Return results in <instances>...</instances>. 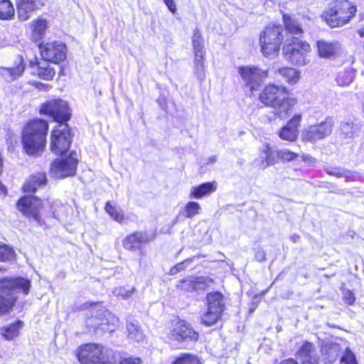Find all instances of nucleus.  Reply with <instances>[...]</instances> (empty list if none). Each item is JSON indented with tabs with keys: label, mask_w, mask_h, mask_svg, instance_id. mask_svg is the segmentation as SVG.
Returning <instances> with one entry per match:
<instances>
[{
	"label": "nucleus",
	"mask_w": 364,
	"mask_h": 364,
	"mask_svg": "<svg viewBox=\"0 0 364 364\" xmlns=\"http://www.w3.org/2000/svg\"><path fill=\"white\" fill-rule=\"evenodd\" d=\"M275 74L280 75L287 82L291 85L296 84L300 79V72L292 68H279Z\"/></svg>",
	"instance_id": "obj_28"
},
{
	"label": "nucleus",
	"mask_w": 364,
	"mask_h": 364,
	"mask_svg": "<svg viewBox=\"0 0 364 364\" xmlns=\"http://www.w3.org/2000/svg\"><path fill=\"white\" fill-rule=\"evenodd\" d=\"M31 282L22 277H5L0 280V315L11 311L16 300V291H22L27 294Z\"/></svg>",
	"instance_id": "obj_3"
},
{
	"label": "nucleus",
	"mask_w": 364,
	"mask_h": 364,
	"mask_svg": "<svg viewBox=\"0 0 364 364\" xmlns=\"http://www.w3.org/2000/svg\"><path fill=\"white\" fill-rule=\"evenodd\" d=\"M149 242V239L146 232H134L126 236L123 241V247L130 251H135L140 248L141 245Z\"/></svg>",
	"instance_id": "obj_23"
},
{
	"label": "nucleus",
	"mask_w": 364,
	"mask_h": 364,
	"mask_svg": "<svg viewBox=\"0 0 364 364\" xmlns=\"http://www.w3.org/2000/svg\"><path fill=\"white\" fill-rule=\"evenodd\" d=\"M255 258L257 261H263L265 259V254L264 252L262 250H258L255 253Z\"/></svg>",
	"instance_id": "obj_52"
},
{
	"label": "nucleus",
	"mask_w": 364,
	"mask_h": 364,
	"mask_svg": "<svg viewBox=\"0 0 364 364\" xmlns=\"http://www.w3.org/2000/svg\"><path fill=\"white\" fill-rule=\"evenodd\" d=\"M280 364H298L297 360H294L293 358H289L287 360H282Z\"/></svg>",
	"instance_id": "obj_53"
},
{
	"label": "nucleus",
	"mask_w": 364,
	"mask_h": 364,
	"mask_svg": "<svg viewBox=\"0 0 364 364\" xmlns=\"http://www.w3.org/2000/svg\"><path fill=\"white\" fill-rule=\"evenodd\" d=\"M47 183L45 173H38L30 176L23 186V191L27 193H35L38 188L43 187Z\"/></svg>",
	"instance_id": "obj_25"
},
{
	"label": "nucleus",
	"mask_w": 364,
	"mask_h": 364,
	"mask_svg": "<svg viewBox=\"0 0 364 364\" xmlns=\"http://www.w3.org/2000/svg\"><path fill=\"white\" fill-rule=\"evenodd\" d=\"M14 15V8L9 0H0V18L11 19Z\"/></svg>",
	"instance_id": "obj_37"
},
{
	"label": "nucleus",
	"mask_w": 364,
	"mask_h": 364,
	"mask_svg": "<svg viewBox=\"0 0 364 364\" xmlns=\"http://www.w3.org/2000/svg\"><path fill=\"white\" fill-rule=\"evenodd\" d=\"M192 43L194 50V54L196 53H205L204 51V45L202 39V36L199 29L196 28L193 31V37H192Z\"/></svg>",
	"instance_id": "obj_40"
},
{
	"label": "nucleus",
	"mask_w": 364,
	"mask_h": 364,
	"mask_svg": "<svg viewBox=\"0 0 364 364\" xmlns=\"http://www.w3.org/2000/svg\"><path fill=\"white\" fill-rule=\"evenodd\" d=\"M127 331L128 336L132 340L139 342L144 339V333L136 321H130L127 323Z\"/></svg>",
	"instance_id": "obj_36"
},
{
	"label": "nucleus",
	"mask_w": 364,
	"mask_h": 364,
	"mask_svg": "<svg viewBox=\"0 0 364 364\" xmlns=\"http://www.w3.org/2000/svg\"><path fill=\"white\" fill-rule=\"evenodd\" d=\"M205 53H196L194 56V72L197 77L203 80L205 77L204 57Z\"/></svg>",
	"instance_id": "obj_38"
},
{
	"label": "nucleus",
	"mask_w": 364,
	"mask_h": 364,
	"mask_svg": "<svg viewBox=\"0 0 364 364\" xmlns=\"http://www.w3.org/2000/svg\"><path fill=\"white\" fill-rule=\"evenodd\" d=\"M76 355L81 364H105L109 362L103 347L95 343H87L78 348Z\"/></svg>",
	"instance_id": "obj_10"
},
{
	"label": "nucleus",
	"mask_w": 364,
	"mask_h": 364,
	"mask_svg": "<svg viewBox=\"0 0 364 364\" xmlns=\"http://www.w3.org/2000/svg\"><path fill=\"white\" fill-rule=\"evenodd\" d=\"M4 187L0 183V189H4Z\"/></svg>",
	"instance_id": "obj_58"
},
{
	"label": "nucleus",
	"mask_w": 364,
	"mask_h": 364,
	"mask_svg": "<svg viewBox=\"0 0 364 364\" xmlns=\"http://www.w3.org/2000/svg\"><path fill=\"white\" fill-rule=\"evenodd\" d=\"M214 282L208 277H189L178 282L176 288L181 291L191 292L196 290H203Z\"/></svg>",
	"instance_id": "obj_18"
},
{
	"label": "nucleus",
	"mask_w": 364,
	"mask_h": 364,
	"mask_svg": "<svg viewBox=\"0 0 364 364\" xmlns=\"http://www.w3.org/2000/svg\"><path fill=\"white\" fill-rule=\"evenodd\" d=\"M168 338L172 341H197L198 333L189 325L183 321L177 322L173 329L168 334Z\"/></svg>",
	"instance_id": "obj_17"
},
{
	"label": "nucleus",
	"mask_w": 364,
	"mask_h": 364,
	"mask_svg": "<svg viewBox=\"0 0 364 364\" xmlns=\"http://www.w3.org/2000/svg\"><path fill=\"white\" fill-rule=\"evenodd\" d=\"M345 300H346L347 304H353V303L355 301V297H354V296L353 295V294L351 292L348 291L346 294V295L345 296Z\"/></svg>",
	"instance_id": "obj_51"
},
{
	"label": "nucleus",
	"mask_w": 364,
	"mask_h": 364,
	"mask_svg": "<svg viewBox=\"0 0 364 364\" xmlns=\"http://www.w3.org/2000/svg\"><path fill=\"white\" fill-rule=\"evenodd\" d=\"M164 3L168 8L169 11L175 14L176 11V6L173 0H164Z\"/></svg>",
	"instance_id": "obj_50"
},
{
	"label": "nucleus",
	"mask_w": 364,
	"mask_h": 364,
	"mask_svg": "<svg viewBox=\"0 0 364 364\" xmlns=\"http://www.w3.org/2000/svg\"><path fill=\"white\" fill-rule=\"evenodd\" d=\"M217 189V183L215 181L207 182L197 186H193L190 192L191 198L199 199L208 196Z\"/></svg>",
	"instance_id": "obj_26"
},
{
	"label": "nucleus",
	"mask_w": 364,
	"mask_h": 364,
	"mask_svg": "<svg viewBox=\"0 0 364 364\" xmlns=\"http://www.w3.org/2000/svg\"><path fill=\"white\" fill-rule=\"evenodd\" d=\"M357 11L356 7L348 0H336L325 13L327 23L332 28L343 26L352 18Z\"/></svg>",
	"instance_id": "obj_6"
},
{
	"label": "nucleus",
	"mask_w": 364,
	"mask_h": 364,
	"mask_svg": "<svg viewBox=\"0 0 364 364\" xmlns=\"http://www.w3.org/2000/svg\"><path fill=\"white\" fill-rule=\"evenodd\" d=\"M37 75L42 80H51L55 75V71L48 65L46 66L39 65L37 69Z\"/></svg>",
	"instance_id": "obj_42"
},
{
	"label": "nucleus",
	"mask_w": 364,
	"mask_h": 364,
	"mask_svg": "<svg viewBox=\"0 0 364 364\" xmlns=\"http://www.w3.org/2000/svg\"><path fill=\"white\" fill-rule=\"evenodd\" d=\"M23 327V322L17 321L16 322L1 328V334L6 340H12L19 335L20 330Z\"/></svg>",
	"instance_id": "obj_31"
},
{
	"label": "nucleus",
	"mask_w": 364,
	"mask_h": 364,
	"mask_svg": "<svg viewBox=\"0 0 364 364\" xmlns=\"http://www.w3.org/2000/svg\"><path fill=\"white\" fill-rule=\"evenodd\" d=\"M121 364H141V360L139 358H129L124 359Z\"/></svg>",
	"instance_id": "obj_49"
},
{
	"label": "nucleus",
	"mask_w": 364,
	"mask_h": 364,
	"mask_svg": "<svg viewBox=\"0 0 364 364\" xmlns=\"http://www.w3.org/2000/svg\"><path fill=\"white\" fill-rule=\"evenodd\" d=\"M340 128L341 133L346 138L353 137L355 134L359 131L358 127L350 120L341 122Z\"/></svg>",
	"instance_id": "obj_39"
},
{
	"label": "nucleus",
	"mask_w": 364,
	"mask_h": 364,
	"mask_svg": "<svg viewBox=\"0 0 364 364\" xmlns=\"http://www.w3.org/2000/svg\"><path fill=\"white\" fill-rule=\"evenodd\" d=\"M201 208L198 203L195 201H190L186 203L184 208L185 216L188 218H191L200 213Z\"/></svg>",
	"instance_id": "obj_44"
},
{
	"label": "nucleus",
	"mask_w": 364,
	"mask_h": 364,
	"mask_svg": "<svg viewBox=\"0 0 364 364\" xmlns=\"http://www.w3.org/2000/svg\"><path fill=\"white\" fill-rule=\"evenodd\" d=\"M261 164L259 167L264 169L269 166H272L277 162V159L280 158V152L273 151L268 145L260 153Z\"/></svg>",
	"instance_id": "obj_27"
},
{
	"label": "nucleus",
	"mask_w": 364,
	"mask_h": 364,
	"mask_svg": "<svg viewBox=\"0 0 364 364\" xmlns=\"http://www.w3.org/2000/svg\"><path fill=\"white\" fill-rule=\"evenodd\" d=\"M327 172L331 174L336 176V177H346L348 178L350 175V172L346 171L340 170L338 168H331L330 171H327Z\"/></svg>",
	"instance_id": "obj_47"
},
{
	"label": "nucleus",
	"mask_w": 364,
	"mask_h": 364,
	"mask_svg": "<svg viewBox=\"0 0 364 364\" xmlns=\"http://www.w3.org/2000/svg\"><path fill=\"white\" fill-rule=\"evenodd\" d=\"M34 85H35L36 87H38V88H40V87H41V86H42V87H45V86H46V85H44V84H43V83H41V82H35V83H34Z\"/></svg>",
	"instance_id": "obj_55"
},
{
	"label": "nucleus",
	"mask_w": 364,
	"mask_h": 364,
	"mask_svg": "<svg viewBox=\"0 0 364 364\" xmlns=\"http://www.w3.org/2000/svg\"><path fill=\"white\" fill-rule=\"evenodd\" d=\"M355 75V70L351 68L348 67L340 70L336 76V82L339 86H348L353 80Z\"/></svg>",
	"instance_id": "obj_29"
},
{
	"label": "nucleus",
	"mask_w": 364,
	"mask_h": 364,
	"mask_svg": "<svg viewBox=\"0 0 364 364\" xmlns=\"http://www.w3.org/2000/svg\"><path fill=\"white\" fill-rule=\"evenodd\" d=\"M48 123L41 119L30 120L21 131V143L26 153L30 156L41 154L46 147Z\"/></svg>",
	"instance_id": "obj_1"
},
{
	"label": "nucleus",
	"mask_w": 364,
	"mask_h": 364,
	"mask_svg": "<svg viewBox=\"0 0 364 364\" xmlns=\"http://www.w3.org/2000/svg\"><path fill=\"white\" fill-rule=\"evenodd\" d=\"M296 360L298 364H317L318 359L315 354L314 345L306 342L298 352Z\"/></svg>",
	"instance_id": "obj_24"
},
{
	"label": "nucleus",
	"mask_w": 364,
	"mask_h": 364,
	"mask_svg": "<svg viewBox=\"0 0 364 364\" xmlns=\"http://www.w3.org/2000/svg\"><path fill=\"white\" fill-rule=\"evenodd\" d=\"M85 309H90L87 314L85 323L90 331L101 328L104 331H112L118 325L119 318L112 312L105 309L100 304L87 302Z\"/></svg>",
	"instance_id": "obj_4"
},
{
	"label": "nucleus",
	"mask_w": 364,
	"mask_h": 364,
	"mask_svg": "<svg viewBox=\"0 0 364 364\" xmlns=\"http://www.w3.org/2000/svg\"><path fill=\"white\" fill-rule=\"evenodd\" d=\"M106 212L109 215V216L116 222L119 223H122L124 220V214L120 208L115 203H112L108 201L106 203L105 208Z\"/></svg>",
	"instance_id": "obj_33"
},
{
	"label": "nucleus",
	"mask_w": 364,
	"mask_h": 364,
	"mask_svg": "<svg viewBox=\"0 0 364 364\" xmlns=\"http://www.w3.org/2000/svg\"><path fill=\"white\" fill-rule=\"evenodd\" d=\"M283 19L284 27L289 33L291 35H300L303 33L301 26L295 19L287 15H284Z\"/></svg>",
	"instance_id": "obj_34"
},
{
	"label": "nucleus",
	"mask_w": 364,
	"mask_h": 364,
	"mask_svg": "<svg viewBox=\"0 0 364 364\" xmlns=\"http://www.w3.org/2000/svg\"><path fill=\"white\" fill-rule=\"evenodd\" d=\"M135 288L132 287L130 289H127L125 287H120L118 288H116L113 294L118 298L122 299H127L132 296V295L135 291Z\"/></svg>",
	"instance_id": "obj_45"
},
{
	"label": "nucleus",
	"mask_w": 364,
	"mask_h": 364,
	"mask_svg": "<svg viewBox=\"0 0 364 364\" xmlns=\"http://www.w3.org/2000/svg\"><path fill=\"white\" fill-rule=\"evenodd\" d=\"M222 313L223 311L216 309H210L208 307L207 312L205 313L201 318V322L207 326H210L218 321L221 317Z\"/></svg>",
	"instance_id": "obj_35"
},
{
	"label": "nucleus",
	"mask_w": 364,
	"mask_h": 364,
	"mask_svg": "<svg viewBox=\"0 0 364 364\" xmlns=\"http://www.w3.org/2000/svg\"><path fill=\"white\" fill-rule=\"evenodd\" d=\"M357 33L361 38L364 37V28H359Z\"/></svg>",
	"instance_id": "obj_54"
},
{
	"label": "nucleus",
	"mask_w": 364,
	"mask_h": 364,
	"mask_svg": "<svg viewBox=\"0 0 364 364\" xmlns=\"http://www.w3.org/2000/svg\"><path fill=\"white\" fill-rule=\"evenodd\" d=\"M280 159L283 161H291L295 160L298 157V154L288 149H283L280 151Z\"/></svg>",
	"instance_id": "obj_46"
},
{
	"label": "nucleus",
	"mask_w": 364,
	"mask_h": 364,
	"mask_svg": "<svg viewBox=\"0 0 364 364\" xmlns=\"http://www.w3.org/2000/svg\"><path fill=\"white\" fill-rule=\"evenodd\" d=\"M77 164V160L71 154L65 159H55L50 166V174L55 178H65L73 176Z\"/></svg>",
	"instance_id": "obj_14"
},
{
	"label": "nucleus",
	"mask_w": 364,
	"mask_h": 364,
	"mask_svg": "<svg viewBox=\"0 0 364 364\" xmlns=\"http://www.w3.org/2000/svg\"><path fill=\"white\" fill-rule=\"evenodd\" d=\"M26 65L23 58L18 55L11 67H0V77L7 82H11L22 76Z\"/></svg>",
	"instance_id": "obj_20"
},
{
	"label": "nucleus",
	"mask_w": 364,
	"mask_h": 364,
	"mask_svg": "<svg viewBox=\"0 0 364 364\" xmlns=\"http://www.w3.org/2000/svg\"><path fill=\"white\" fill-rule=\"evenodd\" d=\"M16 256L15 252L12 247L0 243V261L7 262L14 259Z\"/></svg>",
	"instance_id": "obj_43"
},
{
	"label": "nucleus",
	"mask_w": 364,
	"mask_h": 364,
	"mask_svg": "<svg viewBox=\"0 0 364 364\" xmlns=\"http://www.w3.org/2000/svg\"><path fill=\"white\" fill-rule=\"evenodd\" d=\"M329 361H333L340 355L341 364H357L355 356L344 343H331L326 344L322 349Z\"/></svg>",
	"instance_id": "obj_13"
},
{
	"label": "nucleus",
	"mask_w": 364,
	"mask_h": 364,
	"mask_svg": "<svg viewBox=\"0 0 364 364\" xmlns=\"http://www.w3.org/2000/svg\"><path fill=\"white\" fill-rule=\"evenodd\" d=\"M41 207V200L32 196L22 197L17 203L18 210L26 216L33 218L37 223H40L39 211Z\"/></svg>",
	"instance_id": "obj_16"
},
{
	"label": "nucleus",
	"mask_w": 364,
	"mask_h": 364,
	"mask_svg": "<svg viewBox=\"0 0 364 364\" xmlns=\"http://www.w3.org/2000/svg\"><path fill=\"white\" fill-rule=\"evenodd\" d=\"M210 160H211L212 162H214L215 161V157H213L212 159H210Z\"/></svg>",
	"instance_id": "obj_57"
},
{
	"label": "nucleus",
	"mask_w": 364,
	"mask_h": 364,
	"mask_svg": "<svg viewBox=\"0 0 364 364\" xmlns=\"http://www.w3.org/2000/svg\"><path fill=\"white\" fill-rule=\"evenodd\" d=\"M208 307L210 309H216L223 311L225 304L223 296L218 291L211 292L207 295Z\"/></svg>",
	"instance_id": "obj_30"
},
{
	"label": "nucleus",
	"mask_w": 364,
	"mask_h": 364,
	"mask_svg": "<svg viewBox=\"0 0 364 364\" xmlns=\"http://www.w3.org/2000/svg\"><path fill=\"white\" fill-rule=\"evenodd\" d=\"M72 138L68 123L58 124L50 133V151L56 155L66 153L70 146Z\"/></svg>",
	"instance_id": "obj_8"
},
{
	"label": "nucleus",
	"mask_w": 364,
	"mask_h": 364,
	"mask_svg": "<svg viewBox=\"0 0 364 364\" xmlns=\"http://www.w3.org/2000/svg\"><path fill=\"white\" fill-rule=\"evenodd\" d=\"M32 38L35 41L41 39L47 29V22L42 18H38L31 22Z\"/></svg>",
	"instance_id": "obj_32"
},
{
	"label": "nucleus",
	"mask_w": 364,
	"mask_h": 364,
	"mask_svg": "<svg viewBox=\"0 0 364 364\" xmlns=\"http://www.w3.org/2000/svg\"><path fill=\"white\" fill-rule=\"evenodd\" d=\"M282 27L280 25H270L260 33L259 46L263 55L273 58L280 49L282 41Z\"/></svg>",
	"instance_id": "obj_7"
},
{
	"label": "nucleus",
	"mask_w": 364,
	"mask_h": 364,
	"mask_svg": "<svg viewBox=\"0 0 364 364\" xmlns=\"http://www.w3.org/2000/svg\"><path fill=\"white\" fill-rule=\"evenodd\" d=\"M333 124V119L327 117L319 124L309 126L302 130L301 139L311 143L322 140L332 132Z\"/></svg>",
	"instance_id": "obj_11"
},
{
	"label": "nucleus",
	"mask_w": 364,
	"mask_h": 364,
	"mask_svg": "<svg viewBox=\"0 0 364 364\" xmlns=\"http://www.w3.org/2000/svg\"><path fill=\"white\" fill-rule=\"evenodd\" d=\"M318 55L321 58L333 59L341 55L343 48L338 41L319 40L316 42Z\"/></svg>",
	"instance_id": "obj_19"
},
{
	"label": "nucleus",
	"mask_w": 364,
	"mask_h": 364,
	"mask_svg": "<svg viewBox=\"0 0 364 364\" xmlns=\"http://www.w3.org/2000/svg\"><path fill=\"white\" fill-rule=\"evenodd\" d=\"M41 54L46 61L58 63L66 58V46L60 42L46 43L39 46Z\"/></svg>",
	"instance_id": "obj_15"
},
{
	"label": "nucleus",
	"mask_w": 364,
	"mask_h": 364,
	"mask_svg": "<svg viewBox=\"0 0 364 364\" xmlns=\"http://www.w3.org/2000/svg\"><path fill=\"white\" fill-rule=\"evenodd\" d=\"M306 158L308 159L309 161H312L313 160V159L311 156H306Z\"/></svg>",
	"instance_id": "obj_56"
},
{
	"label": "nucleus",
	"mask_w": 364,
	"mask_h": 364,
	"mask_svg": "<svg viewBox=\"0 0 364 364\" xmlns=\"http://www.w3.org/2000/svg\"><path fill=\"white\" fill-rule=\"evenodd\" d=\"M259 100L266 106L273 108L275 116L286 119L296 101L289 97L288 91L284 86L267 85L259 96Z\"/></svg>",
	"instance_id": "obj_2"
},
{
	"label": "nucleus",
	"mask_w": 364,
	"mask_h": 364,
	"mask_svg": "<svg viewBox=\"0 0 364 364\" xmlns=\"http://www.w3.org/2000/svg\"><path fill=\"white\" fill-rule=\"evenodd\" d=\"M41 113L52 117L58 124L67 123L71 117L68 102L61 99H53L43 104Z\"/></svg>",
	"instance_id": "obj_9"
},
{
	"label": "nucleus",
	"mask_w": 364,
	"mask_h": 364,
	"mask_svg": "<svg viewBox=\"0 0 364 364\" xmlns=\"http://www.w3.org/2000/svg\"><path fill=\"white\" fill-rule=\"evenodd\" d=\"M311 50V46L307 42L295 36L287 37L282 46V54L285 60L298 66H304L309 63L307 55Z\"/></svg>",
	"instance_id": "obj_5"
},
{
	"label": "nucleus",
	"mask_w": 364,
	"mask_h": 364,
	"mask_svg": "<svg viewBox=\"0 0 364 364\" xmlns=\"http://www.w3.org/2000/svg\"><path fill=\"white\" fill-rule=\"evenodd\" d=\"M301 119L302 116L301 114H294L279 132V137L283 140L295 141L298 136V128L301 124Z\"/></svg>",
	"instance_id": "obj_21"
},
{
	"label": "nucleus",
	"mask_w": 364,
	"mask_h": 364,
	"mask_svg": "<svg viewBox=\"0 0 364 364\" xmlns=\"http://www.w3.org/2000/svg\"><path fill=\"white\" fill-rule=\"evenodd\" d=\"M43 6L41 0H17V13L20 20H28L31 14Z\"/></svg>",
	"instance_id": "obj_22"
},
{
	"label": "nucleus",
	"mask_w": 364,
	"mask_h": 364,
	"mask_svg": "<svg viewBox=\"0 0 364 364\" xmlns=\"http://www.w3.org/2000/svg\"><path fill=\"white\" fill-rule=\"evenodd\" d=\"M238 73L243 84L251 92L257 90L263 80L267 77V71L262 70L255 66H242L238 68Z\"/></svg>",
	"instance_id": "obj_12"
},
{
	"label": "nucleus",
	"mask_w": 364,
	"mask_h": 364,
	"mask_svg": "<svg viewBox=\"0 0 364 364\" xmlns=\"http://www.w3.org/2000/svg\"><path fill=\"white\" fill-rule=\"evenodd\" d=\"M172 364H201V362L198 356L184 353L178 357Z\"/></svg>",
	"instance_id": "obj_41"
},
{
	"label": "nucleus",
	"mask_w": 364,
	"mask_h": 364,
	"mask_svg": "<svg viewBox=\"0 0 364 364\" xmlns=\"http://www.w3.org/2000/svg\"><path fill=\"white\" fill-rule=\"evenodd\" d=\"M185 263H186V262H183L177 264L174 267H173L171 269V274H177L178 272L183 270L186 268Z\"/></svg>",
	"instance_id": "obj_48"
}]
</instances>
